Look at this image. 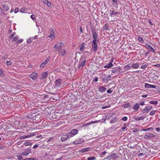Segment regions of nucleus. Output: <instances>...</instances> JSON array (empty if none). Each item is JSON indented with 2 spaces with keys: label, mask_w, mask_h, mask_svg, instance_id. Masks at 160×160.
<instances>
[{
  "label": "nucleus",
  "mask_w": 160,
  "mask_h": 160,
  "mask_svg": "<svg viewBox=\"0 0 160 160\" xmlns=\"http://www.w3.org/2000/svg\"><path fill=\"white\" fill-rule=\"evenodd\" d=\"M86 62L87 61L85 59H83L82 58H81L79 63L78 68L79 69L82 68L86 64Z\"/></svg>",
  "instance_id": "obj_1"
},
{
  "label": "nucleus",
  "mask_w": 160,
  "mask_h": 160,
  "mask_svg": "<svg viewBox=\"0 0 160 160\" xmlns=\"http://www.w3.org/2000/svg\"><path fill=\"white\" fill-rule=\"evenodd\" d=\"M78 133V130L77 129H73L70 132L68 133V135L69 137L71 138L77 134Z\"/></svg>",
  "instance_id": "obj_2"
},
{
  "label": "nucleus",
  "mask_w": 160,
  "mask_h": 160,
  "mask_svg": "<svg viewBox=\"0 0 160 160\" xmlns=\"http://www.w3.org/2000/svg\"><path fill=\"white\" fill-rule=\"evenodd\" d=\"M92 50L94 52H96L97 49V45L96 43V41L95 42V40H93L92 42Z\"/></svg>",
  "instance_id": "obj_3"
},
{
  "label": "nucleus",
  "mask_w": 160,
  "mask_h": 160,
  "mask_svg": "<svg viewBox=\"0 0 160 160\" xmlns=\"http://www.w3.org/2000/svg\"><path fill=\"white\" fill-rule=\"evenodd\" d=\"M63 43L62 42L58 43L54 46V48L57 50H59L63 46Z\"/></svg>",
  "instance_id": "obj_4"
},
{
  "label": "nucleus",
  "mask_w": 160,
  "mask_h": 160,
  "mask_svg": "<svg viewBox=\"0 0 160 160\" xmlns=\"http://www.w3.org/2000/svg\"><path fill=\"white\" fill-rule=\"evenodd\" d=\"M50 60V57H48L40 65V68H42L44 67Z\"/></svg>",
  "instance_id": "obj_5"
},
{
  "label": "nucleus",
  "mask_w": 160,
  "mask_h": 160,
  "mask_svg": "<svg viewBox=\"0 0 160 160\" xmlns=\"http://www.w3.org/2000/svg\"><path fill=\"white\" fill-rule=\"evenodd\" d=\"M30 77L33 80H35L38 77V74L37 73L33 72L31 73L29 75Z\"/></svg>",
  "instance_id": "obj_6"
},
{
  "label": "nucleus",
  "mask_w": 160,
  "mask_h": 160,
  "mask_svg": "<svg viewBox=\"0 0 160 160\" xmlns=\"http://www.w3.org/2000/svg\"><path fill=\"white\" fill-rule=\"evenodd\" d=\"M55 36L56 34L55 30H52L51 31L50 34L48 36V37L52 40L55 38Z\"/></svg>",
  "instance_id": "obj_7"
},
{
  "label": "nucleus",
  "mask_w": 160,
  "mask_h": 160,
  "mask_svg": "<svg viewBox=\"0 0 160 160\" xmlns=\"http://www.w3.org/2000/svg\"><path fill=\"white\" fill-rule=\"evenodd\" d=\"M98 122H99V121H91L90 122H88V123H87L83 124L82 125V127H87L92 124L98 123Z\"/></svg>",
  "instance_id": "obj_8"
},
{
  "label": "nucleus",
  "mask_w": 160,
  "mask_h": 160,
  "mask_svg": "<svg viewBox=\"0 0 160 160\" xmlns=\"http://www.w3.org/2000/svg\"><path fill=\"white\" fill-rule=\"evenodd\" d=\"M154 137H155V135L151 133H149L145 135L144 138L145 139H148Z\"/></svg>",
  "instance_id": "obj_9"
},
{
  "label": "nucleus",
  "mask_w": 160,
  "mask_h": 160,
  "mask_svg": "<svg viewBox=\"0 0 160 160\" xmlns=\"http://www.w3.org/2000/svg\"><path fill=\"white\" fill-rule=\"evenodd\" d=\"M152 106L149 105L146 107L144 109V112L145 113H148L151 110L152 108Z\"/></svg>",
  "instance_id": "obj_10"
},
{
  "label": "nucleus",
  "mask_w": 160,
  "mask_h": 160,
  "mask_svg": "<svg viewBox=\"0 0 160 160\" xmlns=\"http://www.w3.org/2000/svg\"><path fill=\"white\" fill-rule=\"evenodd\" d=\"M145 87L147 88H155L156 86L155 85H151L148 83H145Z\"/></svg>",
  "instance_id": "obj_11"
},
{
  "label": "nucleus",
  "mask_w": 160,
  "mask_h": 160,
  "mask_svg": "<svg viewBox=\"0 0 160 160\" xmlns=\"http://www.w3.org/2000/svg\"><path fill=\"white\" fill-rule=\"evenodd\" d=\"M31 151L30 149L28 148L24 151L22 153V155H27L30 153Z\"/></svg>",
  "instance_id": "obj_12"
},
{
  "label": "nucleus",
  "mask_w": 160,
  "mask_h": 160,
  "mask_svg": "<svg viewBox=\"0 0 160 160\" xmlns=\"http://www.w3.org/2000/svg\"><path fill=\"white\" fill-rule=\"evenodd\" d=\"M145 45L147 48L152 52H155L154 49L150 45L147 43H145Z\"/></svg>",
  "instance_id": "obj_13"
},
{
  "label": "nucleus",
  "mask_w": 160,
  "mask_h": 160,
  "mask_svg": "<svg viewBox=\"0 0 160 160\" xmlns=\"http://www.w3.org/2000/svg\"><path fill=\"white\" fill-rule=\"evenodd\" d=\"M69 136L68 134V135L64 134L61 137V139L62 141H65L67 139H68Z\"/></svg>",
  "instance_id": "obj_14"
},
{
  "label": "nucleus",
  "mask_w": 160,
  "mask_h": 160,
  "mask_svg": "<svg viewBox=\"0 0 160 160\" xmlns=\"http://www.w3.org/2000/svg\"><path fill=\"white\" fill-rule=\"evenodd\" d=\"M62 81V80L61 79H57L55 82V85L57 87H59Z\"/></svg>",
  "instance_id": "obj_15"
},
{
  "label": "nucleus",
  "mask_w": 160,
  "mask_h": 160,
  "mask_svg": "<svg viewBox=\"0 0 160 160\" xmlns=\"http://www.w3.org/2000/svg\"><path fill=\"white\" fill-rule=\"evenodd\" d=\"M62 56H65L66 55L67 53L65 49H62L59 52Z\"/></svg>",
  "instance_id": "obj_16"
},
{
  "label": "nucleus",
  "mask_w": 160,
  "mask_h": 160,
  "mask_svg": "<svg viewBox=\"0 0 160 160\" xmlns=\"http://www.w3.org/2000/svg\"><path fill=\"white\" fill-rule=\"evenodd\" d=\"M48 73L47 72H44L42 74L40 78L41 79H43L46 78L48 76Z\"/></svg>",
  "instance_id": "obj_17"
},
{
  "label": "nucleus",
  "mask_w": 160,
  "mask_h": 160,
  "mask_svg": "<svg viewBox=\"0 0 160 160\" xmlns=\"http://www.w3.org/2000/svg\"><path fill=\"white\" fill-rule=\"evenodd\" d=\"M139 66L138 64L137 63H136L132 64L131 66V67L133 69H136L138 68Z\"/></svg>",
  "instance_id": "obj_18"
},
{
  "label": "nucleus",
  "mask_w": 160,
  "mask_h": 160,
  "mask_svg": "<svg viewBox=\"0 0 160 160\" xmlns=\"http://www.w3.org/2000/svg\"><path fill=\"white\" fill-rule=\"evenodd\" d=\"M90 149L89 148H86L83 149H82L80 150V152H82L84 153L86 152L89 151L90 150Z\"/></svg>",
  "instance_id": "obj_19"
},
{
  "label": "nucleus",
  "mask_w": 160,
  "mask_h": 160,
  "mask_svg": "<svg viewBox=\"0 0 160 160\" xmlns=\"http://www.w3.org/2000/svg\"><path fill=\"white\" fill-rule=\"evenodd\" d=\"M139 108V104L137 103L135 104L133 107V109L135 110L136 111H138Z\"/></svg>",
  "instance_id": "obj_20"
},
{
  "label": "nucleus",
  "mask_w": 160,
  "mask_h": 160,
  "mask_svg": "<svg viewBox=\"0 0 160 160\" xmlns=\"http://www.w3.org/2000/svg\"><path fill=\"white\" fill-rule=\"evenodd\" d=\"M106 90V88L103 86L99 87L98 88V91L100 92H105Z\"/></svg>",
  "instance_id": "obj_21"
},
{
  "label": "nucleus",
  "mask_w": 160,
  "mask_h": 160,
  "mask_svg": "<svg viewBox=\"0 0 160 160\" xmlns=\"http://www.w3.org/2000/svg\"><path fill=\"white\" fill-rule=\"evenodd\" d=\"M81 143V141L80 139H77L73 142V143L74 144H79Z\"/></svg>",
  "instance_id": "obj_22"
},
{
  "label": "nucleus",
  "mask_w": 160,
  "mask_h": 160,
  "mask_svg": "<svg viewBox=\"0 0 160 160\" xmlns=\"http://www.w3.org/2000/svg\"><path fill=\"white\" fill-rule=\"evenodd\" d=\"M92 35L94 38V40H95V42L96 41V38H98V35L96 32H93Z\"/></svg>",
  "instance_id": "obj_23"
},
{
  "label": "nucleus",
  "mask_w": 160,
  "mask_h": 160,
  "mask_svg": "<svg viewBox=\"0 0 160 160\" xmlns=\"http://www.w3.org/2000/svg\"><path fill=\"white\" fill-rule=\"evenodd\" d=\"M113 66V65L112 63H110V62L108 63L107 65L104 66V68H109L112 67Z\"/></svg>",
  "instance_id": "obj_24"
},
{
  "label": "nucleus",
  "mask_w": 160,
  "mask_h": 160,
  "mask_svg": "<svg viewBox=\"0 0 160 160\" xmlns=\"http://www.w3.org/2000/svg\"><path fill=\"white\" fill-rule=\"evenodd\" d=\"M3 8L6 11H7L9 9V7L8 5L6 4H4L3 5Z\"/></svg>",
  "instance_id": "obj_25"
},
{
  "label": "nucleus",
  "mask_w": 160,
  "mask_h": 160,
  "mask_svg": "<svg viewBox=\"0 0 160 160\" xmlns=\"http://www.w3.org/2000/svg\"><path fill=\"white\" fill-rule=\"evenodd\" d=\"M102 28L103 30H107L109 29V26L108 24H105L103 27Z\"/></svg>",
  "instance_id": "obj_26"
},
{
  "label": "nucleus",
  "mask_w": 160,
  "mask_h": 160,
  "mask_svg": "<svg viewBox=\"0 0 160 160\" xmlns=\"http://www.w3.org/2000/svg\"><path fill=\"white\" fill-rule=\"evenodd\" d=\"M117 156V154H114L111 156H108L107 157V159H111V158H115V157H116Z\"/></svg>",
  "instance_id": "obj_27"
},
{
  "label": "nucleus",
  "mask_w": 160,
  "mask_h": 160,
  "mask_svg": "<svg viewBox=\"0 0 160 160\" xmlns=\"http://www.w3.org/2000/svg\"><path fill=\"white\" fill-rule=\"evenodd\" d=\"M17 157L19 160H23L22 157V155H21V153L18 154L17 155Z\"/></svg>",
  "instance_id": "obj_28"
},
{
  "label": "nucleus",
  "mask_w": 160,
  "mask_h": 160,
  "mask_svg": "<svg viewBox=\"0 0 160 160\" xmlns=\"http://www.w3.org/2000/svg\"><path fill=\"white\" fill-rule=\"evenodd\" d=\"M29 138L28 136V135H24L22 136H21L20 137H19L18 139H24L26 138Z\"/></svg>",
  "instance_id": "obj_29"
},
{
  "label": "nucleus",
  "mask_w": 160,
  "mask_h": 160,
  "mask_svg": "<svg viewBox=\"0 0 160 160\" xmlns=\"http://www.w3.org/2000/svg\"><path fill=\"white\" fill-rule=\"evenodd\" d=\"M23 145L25 146H28L29 145H31L32 143L30 142L26 141L23 143Z\"/></svg>",
  "instance_id": "obj_30"
},
{
  "label": "nucleus",
  "mask_w": 160,
  "mask_h": 160,
  "mask_svg": "<svg viewBox=\"0 0 160 160\" xmlns=\"http://www.w3.org/2000/svg\"><path fill=\"white\" fill-rule=\"evenodd\" d=\"M18 39L19 38L18 36L16 35L13 38L12 41L13 42H15L17 41Z\"/></svg>",
  "instance_id": "obj_31"
},
{
  "label": "nucleus",
  "mask_w": 160,
  "mask_h": 160,
  "mask_svg": "<svg viewBox=\"0 0 160 160\" xmlns=\"http://www.w3.org/2000/svg\"><path fill=\"white\" fill-rule=\"evenodd\" d=\"M138 41L141 43H144V41L143 39L141 37H138Z\"/></svg>",
  "instance_id": "obj_32"
},
{
  "label": "nucleus",
  "mask_w": 160,
  "mask_h": 160,
  "mask_svg": "<svg viewBox=\"0 0 160 160\" xmlns=\"http://www.w3.org/2000/svg\"><path fill=\"white\" fill-rule=\"evenodd\" d=\"M33 40V38H28L27 40V43L28 44L31 43L32 42Z\"/></svg>",
  "instance_id": "obj_33"
},
{
  "label": "nucleus",
  "mask_w": 160,
  "mask_h": 160,
  "mask_svg": "<svg viewBox=\"0 0 160 160\" xmlns=\"http://www.w3.org/2000/svg\"><path fill=\"white\" fill-rule=\"evenodd\" d=\"M131 67L129 65H127L125 67L124 70L125 71L129 70L131 69Z\"/></svg>",
  "instance_id": "obj_34"
},
{
  "label": "nucleus",
  "mask_w": 160,
  "mask_h": 160,
  "mask_svg": "<svg viewBox=\"0 0 160 160\" xmlns=\"http://www.w3.org/2000/svg\"><path fill=\"white\" fill-rule=\"evenodd\" d=\"M149 103L151 104H154V105H156L158 104V102L157 101H150Z\"/></svg>",
  "instance_id": "obj_35"
},
{
  "label": "nucleus",
  "mask_w": 160,
  "mask_h": 160,
  "mask_svg": "<svg viewBox=\"0 0 160 160\" xmlns=\"http://www.w3.org/2000/svg\"><path fill=\"white\" fill-rule=\"evenodd\" d=\"M118 67H115V68H114L112 70V73H116L118 71Z\"/></svg>",
  "instance_id": "obj_36"
},
{
  "label": "nucleus",
  "mask_w": 160,
  "mask_h": 160,
  "mask_svg": "<svg viewBox=\"0 0 160 160\" xmlns=\"http://www.w3.org/2000/svg\"><path fill=\"white\" fill-rule=\"evenodd\" d=\"M84 49V43H82V44L80 48V50L81 51H83Z\"/></svg>",
  "instance_id": "obj_37"
},
{
  "label": "nucleus",
  "mask_w": 160,
  "mask_h": 160,
  "mask_svg": "<svg viewBox=\"0 0 160 160\" xmlns=\"http://www.w3.org/2000/svg\"><path fill=\"white\" fill-rule=\"evenodd\" d=\"M118 14V12H115L112 10H111L110 11V14L111 15H116Z\"/></svg>",
  "instance_id": "obj_38"
},
{
  "label": "nucleus",
  "mask_w": 160,
  "mask_h": 160,
  "mask_svg": "<svg viewBox=\"0 0 160 160\" xmlns=\"http://www.w3.org/2000/svg\"><path fill=\"white\" fill-rule=\"evenodd\" d=\"M111 76L110 75H108V77H105L103 78L104 80L107 81L110 80Z\"/></svg>",
  "instance_id": "obj_39"
},
{
  "label": "nucleus",
  "mask_w": 160,
  "mask_h": 160,
  "mask_svg": "<svg viewBox=\"0 0 160 160\" xmlns=\"http://www.w3.org/2000/svg\"><path fill=\"white\" fill-rule=\"evenodd\" d=\"M95 159H96V158L94 156L89 157L87 158V160H94Z\"/></svg>",
  "instance_id": "obj_40"
},
{
  "label": "nucleus",
  "mask_w": 160,
  "mask_h": 160,
  "mask_svg": "<svg viewBox=\"0 0 160 160\" xmlns=\"http://www.w3.org/2000/svg\"><path fill=\"white\" fill-rule=\"evenodd\" d=\"M27 9L25 8H22L20 9V11L22 12H24Z\"/></svg>",
  "instance_id": "obj_41"
},
{
  "label": "nucleus",
  "mask_w": 160,
  "mask_h": 160,
  "mask_svg": "<svg viewBox=\"0 0 160 160\" xmlns=\"http://www.w3.org/2000/svg\"><path fill=\"white\" fill-rule=\"evenodd\" d=\"M157 111V110H152L151 111L149 115L151 116L154 115L155 113V112Z\"/></svg>",
  "instance_id": "obj_42"
},
{
  "label": "nucleus",
  "mask_w": 160,
  "mask_h": 160,
  "mask_svg": "<svg viewBox=\"0 0 160 160\" xmlns=\"http://www.w3.org/2000/svg\"><path fill=\"white\" fill-rule=\"evenodd\" d=\"M24 160H38V159L37 158H25Z\"/></svg>",
  "instance_id": "obj_43"
},
{
  "label": "nucleus",
  "mask_w": 160,
  "mask_h": 160,
  "mask_svg": "<svg viewBox=\"0 0 160 160\" xmlns=\"http://www.w3.org/2000/svg\"><path fill=\"white\" fill-rule=\"evenodd\" d=\"M37 114H36V113H33V115H32V118H33V119H34V120H36V116H37Z\"/></svg>",
  "instance_id": "obj_44"
},
{
  "label": "nucleus",
  "mask_w": 160,
  "mask_h": 160,
  "mask_svg": "<svg viewBox=\"0 0 160 160\" xmlns=\"http://www.w3.org/2000/svg\"><path fill=\"white\" fill-rule=\"evenodd\" d=\"M23 41V39H20L19 40H18L17 41L16 43L17 44H20V43H22Z\"/></svg>",
  "instance_id": "obj_45"
},
{
  "label": "nucleus",
  "mask_w": 160,
  "mask_h": 160,
  "mask_svg": "<svg viewBox=\"0 0 160 160\" xmlns=\"http://www.w3.org/2000/svg\"><path fill=\"white\" fill-rule=\"evenodd\" d=\"M118 119L117 118H115L114 119H112L111 120V122H117L118 121Z\"/></svg>",
  "instance_id": "obj_46"
},
{
  "label": "nucleus",
  "mask_w": 160,
  "mask_h": 160,
  "mask_svg": "<svg viewBox=\"0 0 160 160\" xmlns=\"http://www.w3.org/2000/svg\"><path fill=\"white\" fill-rule=\"evenodd\" d=\"M147 67V64H144L142 65L141 67V68L142 69H144V68H146Z\"/></svg>",
  "instance_id": "obj_47"
},
{
  "label": "nucleus",
  "mask_w": 160,
  "mask_h": 160,
  "mask_svg": "<svg viewBox=\"0 0 160 160\" xmlns=\"http://www.w3.org/2000/svg\"><path fill=\"white\" fill-rule=\"evenodd\" d=\"M122 120L124 121H126L128 119V118L127 117H124L122 118Z\"/></svg>",
  "instance_id": "obj_48"
},
{
  "label": "nucleus",
  "mask_w": 160,
  "mask_h": 160,
  "mask_svg": "<svg viewBox=\"0 0 160 160\" xmlns=\"http://www.w3.org/2000/svg\"><path fill=\"white\" fill-rule=\"evenodd\" d=\"M30 17L32 20H34L35 19V16L34 14L31 15Z\"/></svg>",
  "instance_id": "obj_49"
},
{
  "label": "nucleus",
  "mask_w": 160,
  "mask_h": 160,
  "mask_svg": "<svg viewBox=\"0 0 160 160\" xmlns=\"http://www.w3.org/2000/svg\"><path fill=\"white\" fill-rule=\"evenodd\" d=\"M46 4L48 7H50L51 6V4L50 2H49L48 1Z\"/></svg>",
  "instance_id": "obj_50"
},
{
  "label": "nucleus",
  "mask_w": 160,
  "mask_h": 160,
  "mask_svg": "<svg viewBox=\"0 0 160 160\" xmlns=\"http://www.w3.org/2000/svg\"><path fill=\"white\" fill-rule=\"evenodd\" d=\"M9 58L6 59V64L7 65H10V61H8V60Z\"/></svg>",
  "instance_id": "obj_51"
},
{
  "label": "nucleus",
  "mask_w": 160,
  "mask_h": 160,
  "mask_svg": "<svg viewBox=\"0 0 160 160\" xmlns=\"http://www.w3.org/2000/svg\"><path fill=\"white\" fill-rule=\"evenodd\" d=\"M142 119H143V118L141 117L136 118L135 119V120L137 121H139V120H140Z\"/></svg>",
  "instance_id": "obj_52"
},
{
  "label": "nucleus",
  "mask_w": 160,
  "mask_h": 160,
  "mask_svg": "<svg viewBox=\"0 0 160 160\" xmlns=\"http://www.w3.org/2000/svg\"><path fill=\"white\" fill-rule=\"evenodd\" d=\"M35 133H32L31 134H30L28 135V137L30 138V137H31L33 136H35Z\"/></svg>",
  "instance_id": "obj_53"
},
{
  "label": "nucleus",
  "mask_w": 160,
  "mask_h": 160,
  "mask_svg": "<svg viewBox=\"0 0 160 160\" xmlns=\"http://www.w3.org/2000/svg\"><path fill=\"white\" fill-rule=\"evenodd\" d=\"M19 10V9L18 8H16L14 10V12L15 13H16L18 12Z\"/></svg>",
  "instance_id": "obj_54"
},
{
  "label": "nucleus",
  "mask_w": 160,
  "mask_h": 160,
  "mask_svg": "<svg viewBox=\"0 0 160 160\" xmlns=\"http://www.w3.org/2000/svg\"><path fill=\"white\" fill-rule=\"evenodd\" d=\"M36 138H42V135H38L36 136Z\"/></svg>",
  "instance_id": "obj_55"
},
{
  "label": "nucleus",
  "mask_w": 160,
  "mask_h": 160,
  "mask_svg": "<svg viewBox=\"0 0 160 160\" xmlns=\"http://www.w3.org/2000/svg\"><path fill=\"white\" fill-rule=\"evenodd\" d=\"M107 92L108 93H111L112 92V90H111V89H109L107 91Z\"/></svg>",
  "instance_id": "obj_56"
},
{
  "label": "nucleus",
  "mask_w": 160,
  "mask_h": 160,
  "mask_svg": "<svg viewBox=\"0 0 160 160\" xmlns=\"http://www.w3.org/2000/svg\"><path fill=\"white\" fill-rule=\"evenodd\" d=\"M48 1V0H42V2L44 4H46Z\"/></svg>",
  "instance_id": "obj_57"
},
{
  "label": "nucleus",
  "mask_w": 160,
  "mask_h": 160,
  "mask_svg": "<svg viewBox=\"0 0 160 160\" xmlns=\"http://www.w3.org/2000/svg\"><path fill=\"white\" fill-rule=\"evenodd\" d=\"M154 66L156 67L157 68H160V64L154 65Z\"/></svg>",
  "instance_id": "obj_58"
},
{
  "label": "nucleus",
  "mask_w": 160,
  "mask_h": 160,
  "mask_svg": "<svg viewBox=\"0 0 160 160\" xmlns=\"http://www.w3.org/2000/svg\"><path fill=\"white\" fill-rule=\"evenodd\" d=\"M138 131V129L135 128L133 129V131H132V132H137Z\"/></svg>",
  "instance_id": "obj_59"
},
{
  "label": "nucleus",
  "mask_w": 160,
  "mask_h": 160,
  "mask_svg": "<svg viewBox=\"0 0 160 160\" xmlns=\"http://www.w3.org/2000/svg\"><path fill=\"white\" fill-rule=\"evenodd\" d=\"M3 75V72L1 70V69H0V76H2Z\"/></svg>",
  "instance_id": "obj_60"
},
{
  "label": "nucleus",
  "mask_w": 160,
  "mask_h": 160,
  "mask_svg": "<svg viewBox=\"0 0 160 160\" xmlns=\"http://www.w3.org/2000/svg\"><path fill=\"white\" fill-rule=\"evenodd\" d=\"M153 130V128H148L147 129H146L147 131H149V130Z\"/></svg>",
  "instance_id": "obj_61"
},
{
  "label": "nucleus",
  "mask_w": 160,
  "mask_h": 160,
  "mask_svg": "<svg viewBox=\"0 0 160 160\" xmlns=\"http://www.w3.org/2000/svg\"><path fill=\"white\" fill-rule=\"evenodd\" d=\"M38 145L36 144L33 146V148H38Z\"/></svg>",
  "instance_id": "obj_62"
},
{
  "label": "nucleus",
  "mask_w": 160,
  "mask_h": 160,
  "mask_svg": "<svg viewBox=\"0 0 160 160\" xmlns=\"http://www.w3.org/2000/svg\"><path fill=\"white\" fill-rule=\"evenodd\" d=\"M148 96V94H143L142 97L143 98H146Z\"/></svg>",
  "instance_id": "obj_63"
},
{
  "label": "nucleus",
  "mask_w": 160,
  "mask_h": 160,
  "mask_svg": "<svg viewBox=\"0 0 160 160\" xmlns=\"http://www.w3.org/2000/svg\"><path fill=\"white\" fill-rule=\"evenodd\" d=\"M112 2L115 4H117V0H111Z\"/></svg>",
  "instance_id": "obj_64"
}]
</instances>
